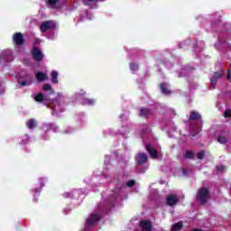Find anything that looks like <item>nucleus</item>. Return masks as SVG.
Wrapping results in <instances>:
<instances>
[{"label":"nucleus","mask_w":231,"mask_h":231,"mask_svg":"<svg viewBox=\"0 0 231 231\" xmlns=\"http://www.w3.org/2000/svg\"><path fill=\"white\" fill-rule=\"evenodd\" d=\"M208 199H210V191H208V189L206 187L200 188L197 192V201H199L200 205H207Z\"/></svg>","instance_id":"f257e3e1"},{"label":"nucleus","mask_w":231,"mask_h":231,"mask_svg":"<svg viewBox=\"0 0 231 231\" xmlns=\"http://www.w3.org/2000/svg\"><path fill=\"white\" fill-rule=\"evenodd\" d=\"M102 219V215L100 213L92 214L88 217L86 221V226H95Z\"/></svg>","instance_id":"f03ea898"},{"label":"nucleus","mask_w":231,"mask_h":231,"mask_svg":"<svg viewBox=\"0 0 231 231\" xmlns=\"http://www.w3.org/2000/svg\"><path fill=\"white\" fill-rule=\"evenodd\" d=\"M12 39L15 46H23L24 44V34L23 32H14Z\"/></svg>","instance_id":"7ed1b4c3"},{"label":"nucleus","mask_w":231,"mask_h":231,"mask_svg":"<svg viewBox=\"0 0 231 231\" xmlns=\"http://www.w3.org/2000/svg\"><path fill=\"white\" fill-rule=\"evenodd\" d=\"M32 59L36 62H41V60L44 59V54H42V51H41V49H39V47L37 46H34L32 48Z\"/></svg>","instance_id":"20e7f679"},{"label":"nucleus","mask_w":231,"mask_h":231,"mask_svg":"<svg viewBox=\"0 0 231 231\" xmlns=\"http://www.w3.org/2000/svg\"><path fill=\"white\" fill-rule=\"evenodd\" d=\"M53 29H55V22L51 20L43 22L40 26V30L42 33H44V32H48V30H53Z\"/></svg>","instance_id":"39448f33"},{"label":"nucleus","mask_w":231,"mask_h":231,"mask_svg":"<svg viewBox=\"0 0 231 231\" xmlns=\"http://www.w3.org/2000/svg\"><path fill=\"white\" fill-rule=\"evenodd\" d=\"M147 162H149V156H147V153L137 154V157L135 160V163H137V165H145Z\"/></svg>","instance_id":"423d86ee"},{"label":"nucleus","mask_w":231,"mask_h":231,"mask_svg":"<svg viewBox=\"0 0 231 231\" xmlns=\"http://www.w3.org/2000/svg\"><path fill=\"white\" fill-rule=\"evenodd\" d=\"M180 199L176 195L170 194L166 198V204L169 207H174V205H178Z\"/></svg>","instance_id":"0eeeda50"},{"label":"nucleus","mask_w":231,"mask_h":231,"mask_svg":"<svg viewBox=\"0 0 231 231\" xmlns=\"http://www.w3.org/2000/svg\"><path fill=\"white\" fill-rule=\"evenodd\" d=\"M223 77V70L214 72L213 77L210 79L211 86L216 88V84H217V80Z\"/></svg>","instance_id":"6e6552de"},{"label":"nucleus","mask_w":231,"mask_h":231,"mask_svg":"<svg viewBox=\"0 0 231 231\" xmlns=\"http://www.w3.org/2000/svg\"><path fill=\"white\" fill-rule=\"evenodd\" d=\"M151 115H152V110H151L150 108H140L139 110V116H141V118H149L151 116Z\"/></svg>","instance_id":"1a4fd4ad"},{"label":"nucleus","mask_w":231,"mask_h":231,"mask_svg":"<svg viewBox=\"0 0 231 231\" xmlns=\"http://www.w3.org/2000/svg\"><path fill=\"white\" fill-rule=\"evenodd\" d=\"M139 225L142 228V231L152 230V225L151 224V221H149V220H141Z\"/></svg>","instance_id":"9d476101"},{"label":"nucleus","mask_w":231,"mask_h":231,"mask_svg":"<svg viewBox=\"0 0 231 231\" xmlns=\"http://www.w3.org/2000/svg\"><path fill=\"white\" fill-rule=\"evenodd\" d=\"M146 151L152 158H156L158 156V150L152 147L151 143L146 144Z\"/></svg>","instance_id":"9b49d317"},{"label":"nucleus","mask_w":231,"mask_h":231,"mask_svg":"<svg viewBox=\"0 0 231 231\" xmlns=\"http://www.w3.org/2000/svg\"><path fill=\"white\" fill-rule=\"evenodd\" d=\"M40 187L41 188H36L33 192H34V199H32L33 203H38L39 199H37V197L39 196V194H41V189H42V187H44V182H42V180L40 181Z\"/></svg>","instance_id":"f8f14e48"},{"label":"nucleus","mask_w":231,"mask_h":231,"mask_svg":"<svg viewBox=\"0 0 231 231\" xmlns=\"http://www.w3.org/2000/svg\"><path fill=\"white\" fill-rule=\"evenodd\" d=\"M160 88L162 95H171V93H172L171 90L168 89L167 83H161Z\"/></svg>","instance_id":"ddd939ff"},{"label":"nucleus","mask_w":231,"mask_h":231,"mask_svg":"<svg viewBox=\"0 0 231 231\" xmlns=\"http://www.w3.org/2000/svg\"><path fill=\"white\" fill-rule=\"evenodd\" d=\"M37 80H39V82H44V80H46V79H48V76L46 74H44L43 72H37L35 75Z\"/></svg>","instance_id":"4468645a"},{"label":"nucleus","mask_w":231,"mask_h":231,"mask_svg":"<svg viewBox=\"0 0 231 231\" xmlns=\"http://www.w3.org/2000/svg\"><path fill=\"white\" fill-rule=\"evenodd\" d=\"M51 76L52 84H59V73L57 71L53 70L51 73Z\"/></svg>","instance_id":"2eb2a0df"},{"label":"nucleus","mask_w":231,"mask_h":231,"mask_svg":"<svg viewBox=\"0 0 231 231\" xmlns=\"http://www.w3.org/2000/svg\"><path fill=\"white\" fill-rule=\"evenodd\" d=\"M201 118V115L196 111H191L189 114V120H199Z\"/></svg>","instance_id":"dca6fc26"},{"label":"nucleus","mask_w":231,"mask_h":231,"mask_svg":"<svg viewBox=\"0 0 231 231\" xmlns=\"http://www.w3.org/2000/svg\"><path fill=\"white\" fill-rule=\"evenodd\" d=\"M60 0H45V3L47 5V6H49L50 8H56L57 4H59Z\"/></svg>","instance_id":"f3484780"},{"label":"nucleus","mask_w":231,"mask_h":231,"mask_svg":"<svg viewBox=\"0 0 231 231\" xmlns=\"http://www.w3.org/2000/svg\"><path fill=\"white\" fill-rule=\"evenodd\" d=\"M26 126L28 129H33V127H37V121L35 119H30L26 122Z\"/></svg>","instance_id":"a211bd4d"},{"label":"nucleus","mask_w":231,"mask_h":231,"mask_svg":"<svg viewBox=\"0 0 231 231\" xmlns=\"http://www.w3.org/2000/svg\"><path fill=\"white\" fill-rule=\"evenodd\" d=\"M182 228H183V222L180 221L172 226L171 231H178V230H181Z\"/></svg>","instance_id":"6ab92c4d"},{"label":"nucleus","mask_w":231,"mask_h":231,"mask_svg":"<svg viewBox=\"0 0 231 231\" xmlns=\"http://www.w3.org/2000/svg\"><path fill=\"white\" fill-rule=\"evenodd\" d=\"M217 141L218 142V143H221L222 145L226 144L228 142V140L226 139V137H225V135H219Z\"/></svg>","instance_id":"aec40b11"},{"label":"nucleus","mask_w":231,"mask_h":231,"mask_svg":"<svg viewBox=\"0 0 231 231\" xmlns=\"http://www.w3.org/2000/svg\"><path fill=\"white\" fill-rule=\"evenodd\" d=\"M194 152L192 151H186L184 153V158L188 160H194Z\"/></svg>","instance_id":"412c9836"},{"label":"nucleus","mask_w":231,"mask_h":231,"mask_svg":"<svg viewBox=\"0 0 231 231\" xmlns=\"http://www.w3.org/2000/svg\"><path fill=\"white\" fill-rule=\"evenodd\" d=\"M34 100L36 102H43L44 101V95L42 93H39L35 96Z\"/></svg>","instance_id":"4be33fe9"},{"label":"nucleus","mask_w":231,"mask_h":231,"mask_svg":"<svg viewBox=\"0 0 231 231\" xmlns=\"http://www.w3.org/2000/svg\"><path fill=\"white\" fill-rule=\"evenodd\" d=\"M130 69L131 71H138L139 67L136 63H130Z\"/></svg>","instance_id":"5701e85b"},{"label":"nucleus","mask_w":231,"mask_h":231,"mask_svg":"<svg viewBox=\"0 0 231 231\" xmlns=\"http://www.w3.org/2000/svg\"><path fill=\"white\" fill-rule=\"evenodd\" d=\"M197 158H198V160H203L205 158V150L200 151L197 154Z\"/></svg>","instance_id":"b1692460"},{"label":"nucleus","mask_w":231,"mask_h":231,"mask_svg":"<svg viewBox=\"0 0 231 231\" xmlns=\"http://www.w3.org/2000/svg\"><path fill=\"white\" fill-rule=\"evenodd\" d=\"M43 91H51L52 88L50 84H44L42 87Z\"/></svg>","instance_id":"393cba45"},{"label":"nucleus","mask_w":231,"mask_h":231,"mask_svg":"<svg viewBox=\"0 0 231 231\" xmlns=\"http://www.w3.org/2000/svg\"><path fill=\"white\" fill-rule=\"evenodd\" d=\"M224 118H231V109H227L224 112Z\"/></svg>","instance_id":"a878e982"},{"label":"nucleus","mask_w":231,"mask_h":231,"mask_svg":"<svg viewBox=\"0 0 231 231\" xmlns=\"http://www.w3.org/2000/svg\"><path fill=\"white\" fill-rule=\"evenodd\" d=\"M216 169L218 172H222V171H225V166L223 165H217L216 166Z\"/></svg>","instance_id":"bb28decb"},{"label":"nucleus","mask_w":231,"mask_h":231,"mask_svg":"<svg viewBox=\"0 0 231 231\" xmlns=\"http://www.w3.org/2000/svg\"><path fill=\"white\" fill-rule=\"evenodd\" d=\"M134 183H135V181L131 180L127 181L126 185H127V187H134Z\"/></svg>","instance_id":"cd10ccee"},{"label":"nucleus","mask_w":231,"mask_h":231,"mask_svg":"<svg viewBox=\"0 0 231 231\" xmlns=\"http://www.w3.org/2000/svg\"><path fill=\"white\" fill-rule=\"evenodd\" d=\"M86 102H87V104L88 106H93V104H95V100L94 99H87Z\"/></svg>","instance_id":"c85d7f7f"},{"label":"nucleus","mask_w":231,"mask_h":231,"mask_svg":"<svg viewBox=\"0 0 231 231\" xmlns=\"http://www.w3.org/2000/svg\"><path fill=\"white\" fill-rule=\"evenodd\" d=\"M20 86H23V87L28 86V81H21Z\"/></svg>","instance_id":"c756f323"},{"label":"nucleus","mask_w":231,"mask_h":231,"mask_svg":"<svg viewBox=\"0 0 231 231\" xmlns=\"http://www.w3.org/2000/svg\"><path fill=\"white\" fill-rule=\"evenodd\" d=\"M35 44H41V40L36 39V40L34 41V45H35Z\"/></svg>","instance_id":"7c9ffc66"},{"label":"nucleus","mask_w":231,"mask_h":231,"mask_svg":"<svg viewBox=\"0 0 231 231\" xmlns=\"http://www.w3.org/2000/svg\"><path fill=\"white\" fill-rule=\"evenodd\" d=\"M227 71H228V73H227L226 79H227V80H230V77H231L230 70H227Z\"/></svg>","instance_id":"2f4dec72"},{"label":"nucleus","mask_w":231,"mask_h":231,"mask_svg":"<svg viewBox=\"0 0 231 231\" xmlns=\"http://www.w3.org/2000/svg\"><path fill=\"white\" fill-rule=\"evenodd\" d=\"M87 1H89L90 3H93V1H95V0H87Z\"/></svg>","instance_id":"473e14b6"},{"label":"nucleus","mask_w":231,"mask_h":231,"mask_svg":"<svg viewBox=\"0 0 231 231\" xmlns=\"http://www.w3.org/2000/svg\"><path fill=\"white\" fill-rule=\"evenodd\" d=\"M31 84H32V81L29 82V86H31Z\"/></svg>","instance_id":"72a5a7b5"}]
</instances>
